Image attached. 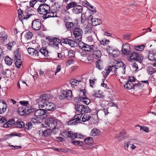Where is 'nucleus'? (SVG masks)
<instances>
[{
	"instance_id": "nucleus-62",
	"label": "nucleus",
	"mask_w": 156,
	"mask_h": 156,
	"mask_svg": "<svg viewBox=\"0 0 156 156\" xmlns=\"http://www.w3.org/2000/svg\"><path fill=\"white\" fill-rule=\"evenodd\" d=\"M70 39H68L67 38H62L61 39V42H62L63 43L67 44L68 43V41H70Z\"/></svg>"
},
{
	"instance_id": "nucleus-41",
	"label": "nucleus",
	"mask_w": 156,
	"mask_h": 156,
	"mask_svg": "<svg viewBox=\"0 0 156 156\" xmlns=\"http://www.w3.org/2000/svg\"><path fill=\"white\" fill-rule=\"evenodd\" d=\"M91 111V109L90 108L88 107L87 106L83 105L82 114H83L85 113L90 112Z\"/></svg>"
},
{
	"instance_id": "nucleus-51",
	"label": "nucleus",
	"mask_w": 156,
	"mask_h": 156,
	"mask_svg": "<svg viewBox=\"0 0 156 156\" xmlns=\"http://www.w3.org/2000/svg\"><path fill=\"white\" fill-rule=\"evenodd\" d=\"M144 47L145 46L144 45L136 46L134 47V49L137 51H141L144 49Z\"/></svg>"
},
{
	"instance_id": "nucleus-40",
	"label": "nucleus",
	"mask_w": 156,
	"mask_h": 156,
	"mask_svg": "<svg viewBox=\"0 0 156 156\" xmlns=\"http://www.w3.org/2000/svg\"><path fill=\"white\" fill-rule=\"evenodd\" d=\"M83 105H75V108L77 112L82 114Z\"/></svg>"
},
{
	"instance_id": "nucleus-28",
	"label": "nucleus",
	"mask_w": 156,
	"mask_h": 156,
	"mask_svg": "<svg viewBox=\"0 0 156 156\" xmlns=\"http://www.w3.org/2000/svg\"><path fill=\"white\" fill-rule=\"evenodd\" d=\"M93 25L88 23L85 28V31L87 33H90L92 32Z\"/></svg>"
},
{
	"instance_id": "nucleus-15",
	"label": "nucleus",
	"mask_w": 156,
	"mask_h": 156,
	"mask_svg": "<svg viewBox=\"0 0 156 156\" xmlns=\"http://www.w3.org/2000/svg\"><path fill=\"white\" fill-rule=\"evenodd\" d=\"M7 107V105L5 101L2 100H0V114L4 113Z\"/></svg>"
},
{
	"instance_id": "nucleus-53",
	"label": "nucleus",
	"mask_w": 156,
	"mask_h": 156,
	"mask_svg": "<svg viewBox=\"0 0 156 156\" xmlns=\"http://www.w3.org/2000/svg\"><path fill=\"white\" fill-rule=\"evenodd\" d=\"M15 123L16 122H15L14 119H12L8 121L7 122V125L9 126H10V125L15 126Z\"/></svg>"
},
{
	"instance_id": "nucleus-55",
	"label": "nucleus",
	"mask_w": 156,
	"mask_h": 156,
	"mask_svg": "<svg viewBox=\"0 0 156 156\" xmlns=\"http://www.w3.org/2000/svg\"><path fill=\"white\" fill-rule=\"evenodd\" d=\"M29 102L28 101H20L19 102L21 106H26L28 104Z\"/></svg>"
},
{
	"instance_id": "nucleus-3",
	"label": "nucleus",
	"mask_w": 156,
	"mask_h": 156,
	"mask_svg": "<svg viewBox=\"0 0 156 156\" xmlns=\"http://www.w3.org/2000/svg\"><path fill=\"white\" fill-rule=\"evenodd\" d=\"M48 41L49 42V44L50 46L56 50L59 48V44L62 45L61 40L57 38L50 37L48 39Z\"/></svg>"
},
{
	"instance_id": "nucleus-63",
	"label": "nucleus",
	"mask_w": 156,
	"mask_h": 156,
	"mask_svg": "<svg viewBox=\"0 0 156 156\" xmlns=\"http://www.w3.org/2000/svg\"><path fill=\"white\" fill-rule=\"evenodd\" d=\"M82 4L85 7L88 8L90 6V3L87 1L84 0L82 2Z\"/></svg>"
},
{
	"instance_id": "nucleus-13",
	"label": "nucleus",
	"mask_w": 156,
	"mask_h": 156,
	"mask_svg": "<svg viewBox=\"0 0 156 156\" xmlns=\"http://www.w3.org/2000/svg\"><path fill=\"white\" fill-rule=\"evenodd\" d=\"M126 132L125 131L123 130L120 132L119 134H116L114 137L115 139H117L120 142L123 140L126 137Z\"/></svg>"
},
{
	"instance_id": "nucleus-8",
	"label": "nucleus",
	"mask_w": 156,
	"mask_h": 156,
	"mask_svg": "<svg viewBox=\"0 0 156 156\" xmlns=\"http://www.w3.org/2000/svg\"><path fill=\"white\" fill-rule=\"evenodd\" d=\"M41 21L39 19H35L32 21L31 24V27L34 30L38 31L41 28Z\"/></svg>"
},
{
	"instance_id": "nucleus-32",
	"label": "nucleus",
	"mask_w": 156,
	"mask_h": 156,
	"mask_svg": "<svg viewBox=\"0 0 156 156\" xmlns=\"http://www.w3.org/2000/svg\"><path fill=\"white\" fill-rule=\"evenodd\" d=\"M80 81H78L75 79H73L70 80V83L72 87L75 88V86L78 85L79 82Z\"/></svg>"
},
{
	"instance_id": "nucleus-30",
	"label": "nucleus",
	"mask_w": 156,
	"mask_h": 156,
	"mask_svg": "<svg viewBox=\"0 0 156 156\" xmlns=\"http://www.w3.org/2000/svg\"><path fill=\"white\" fill-rule=\"evenodd\" d=\"M39 51L42 54L44 55L45 57L48 56V51L47 50L45 47L41 48L40 49Z\"/></svg>"
},
{
	"instance_id": "nucleus-54",
	"label": "nucleus",
	"mask_w": 156,
	"mask_h": 156,
	"mask_svg": "<svg viewBox=\"0 0 156 156\" xmlns=\"http://www.w3.org/2000/svg\"><path fill=\"white\" fill-rule=\"evenodd\" d=\"M136 126H138L140 127V130H142L146 132H148V129L147 127H144V126H140L139 125H137Z\"/></svg>"
},
{
	"instance_id": "nucleus-57",
	"label": "nucleus",
	"mask_w": 156,
	"mask_h": 156,
	"mask_svg": "<svg viewBox=\"0 0 156 156\" xmlns=\"http://www.w3.org/2000/svg\"><path fill=\"white\" fill-rule=\"evenodd\" d=\"M111 66V70L112 72H113L114 74L115 75L116 73H117V70L118 69V68H116V66Z\"/></svg>"
},
{
	"instance_id": "nucleus-17",
	"label": "nucleus",
	"mask_w": 156,
	"mask_h": 156,
	"mask_svg": "<svg viewBox=\"0 0 156 156\" xmlns=\"http://www.w3.org/2000/svg\"><path fill=\"white\" fill-rule=\"evenodd\" d=\"M64 22L65 23V26L68 30L71 31L73 30L75 27L73 22L67 21L66 20V19H65Z\"/></svg>"
},
{
	"instance_id": "nucleus-34",
	"label": "nucleus",
	"mask_w": 156,
	"mask_h": 156,
	"mask_svg": "<svg viewBox=\"0 0 156 156\" xmlns=\"http://www.w3.org/2000/svg\"><path fill=\"white\" fill-rule=\"evenodd\" d=\"M21 58L18 51L16 50L14 53V61L21 59Z\"/></svg>"
},
{
	"instance_id": "nucleus-7",
	"label": "nucleus",
	"mask_w": 156,
	"mask_h": 156,
	"mask_svg": "<svg viewBox=\"0 0 156 156\" xmlns=\"http://www.w3.org/2000/svg\"><path fill=\"white\" fill-rule=\"evenodd\" d=\"M73 34L75 40L80 41L82 40L83 35L82 30L80 28H75L73 30Z\"/></svg>"
},
{
	"instance_id": "nucleus-49",
	"label": "nucleus",
	"mask_w": 156,
	"mask_h": 156,
	"mask_svg": "<svg viewBox=\"0 0 156 156\" xmlns=\"http://www.w3.org/2000/svg\"><path fill=\"white\" fill-rule=\"evenodd\" d=\"M14 61H15V65L16 67L18 68H19L22 65V59L16 60Z\"/></svg>"
},
{
	"instance_id": "nucleus-16",
	"label": "nucleus",
	"mask_w": 156,
	"mask_h": 156,
	"mask_svg": "<svg viewBox=\"0 0 156 156\" xmlns=\"http://www.w3.org/2000/svg\"><path fill=\"white\" fill-rule=\"evenodd\" d=\"M83 8L82 6L77 5V4L72 9L73 12L75 14H78L81 13L83 11Z\"/></svg>"
},
{
	"instance_id": "nucleus-43",
	"label": "nucleus",
	"mask_w": 156,
	"mask_h": 156,
	"mask_svg": "<svg viewBox=\"0 0 156 156\" xmlns=\"http://www.w3.org/2000/svg\"><path fill=\"white\" fill-rule=\"evenodd\" d=\"M84 142L86 144H90L93 143V140L92 138L88 137L85 139L84 140Z\"/></svg>"
},
{
	"instance_id": "nucleus-2",
	"label": "nucleus",
	"mask_w": 156,
	"mask_h": 156,
	"mask_svg": "<svg viewBox=\"0 0 156 156\" xmlns=\"http://www.w3.org/2000/svg\"><path fill=\"white\" fill-rule=\"evenodd\" d=\"M58 122V120L54 117H51L48 118L46 122L45 125L46 127L48 126L51 129H53L52 133L54 134L56 133L58 131V129L56 128Z\"/></svg>"
},
{
	"instance_id": "nucleus-39",
	"label": "nucleus",
	"mask_w": 156,
	"mask_h": 156,
	"mask_svg": "<svg viewBox=\"0 0 156 156\" xmlns=\"http://www.w3.org/2000/svg\"><path fill=\"white\" fill-rule=\"evenodd\" d=\"M77 4V3L76 2H71L67 4L66 8L67 9H69L72 7L74 8Z\"/></svg>"
},
{
	"instance_id": "nucleus-42",
	"label": "nucleus",
	"mask_w": 156,
	"mask_h": 156,
	"mask_svg": "<svg viewBox=\"0 0 156 156\" xmlns=\"http://www.w3.org/2000/svg\"><path fill=\"white\" fill-rule=\"evenodd\" d=\"M16 44V43L14 41L9 43L8 44L5 45V46L9 50H12V49L14 45Z\"/></svg>"
},
{
	"instance_id": "nucleus-26",
	"label": "nucleus",
	"mask_w": 156,
	"mask_h": 156,
	"mask_svg": "<svg viewBox=\"0 0 156 156\" xmlns=\"http://www.w3.org/2000/svg\"><path fill=\"white\" fill-rule=\"evenodd\" d=\"M79 99H80V101L83 102L84 104L87 105H88L90 102V99H88L86 97H80Z\"/></svg>"
},
{
	"instance_id": "nucleus-46",
	"label": "nucleus",
	"mask_w": 156,
	"mask_h": 156,
	"mask_svg": "<svg viewBox=\"0 0 156 156\" xmlns=\"http://www.w3.org/2000/svg\"><path fill=\"white\" fill-rule=\"evenodd\" d=\"M52 131L51 130V129H48L44 130V136H50Z\"/></svg>"
},
{
	"instance_id": "nucleus-19",
	"label": "nucleus",
	"mask_w": 156,
	"mask_h": 156,
	"mask_svg": "<svg viewBox=\"0 0 156 156\" xmlns=\"http://www.w3.org/2000/svg\"><path fill=\"white\" fill-rule=\"evenodd\" d=\"M7 35L5 32L2 31L0 33V40L2 41V43L4 44L7 41Z\"/></svg>"
},
{
	"instance_id": "nucleus-20",
	"label": "nucleus",
	"mask_w": 156,
	"mask_h": 156,
	"mask_svg": "<svg viewBox=\"0 0 156 156\" xmlns=\"http://www.w3.org/2000/svg\"><path fill=\"white\" fill-rule=\"evenodd\" d=\"M82 47V48H84V50L86 51L92 52L94 50V46L93 45H88L84 43Z\"/></svg>"
},
{
	"instance_id": "nucleus-27",
	"label": "nucleus",
	"mask_w": 156,
	"mask_h": 156,
	"mask_svg": "<svg viewBox=\"0 0 156 156\" xmlns=\"http://www.w3.org/2000/svg\"><path fill=\"white\" fill-rule=\"evenodd\" d=\"M100 134V131L99 129L94 128L92 129L90 133V135L92 136H98Z\"/></svg>"
},
{
	"instance_id": "nucleus-29",
	"label": "nucleus",
	"mask_w": 156,
	"mask_h": 156,
	"mask_svg": "<svg viewBox=\"0 0 156 156\" xmlns=\"http://www.w3.org/2000/svg\"><path fill=\"white\" fill-rule=\"evenodd\" d=\"M68 134L67 137H70L73 140L76 138L77 133H74L73 131H70L66 133Z\"/></svg>"
},
{
	"instance_id": "nucleus-33",
	"label": "nucleus",
	"mask_w": 156,
	"mask_h": 156,
	"mask_svg": "<svg viewBox=\"0 0 156 156\" xmlns=\"http://www.w3.org/2000/svg\"><path fill=\"white\" fill-rule=\"evenodd\" d=\"M103 62L101 60V59H98V61L96 62V66L97 68L100 70H101L102 68Z\"/></svg>"
},
{
	"instance_id": "nucleus-14",
	"label": "nucleus",
	"mask_w": 156,
	"mask_h": 156,
	"mask_svg": "<svg viewBox=\"0 0 156 156\" xmlns=\"http://www.w3.org/2000/svg\"><path fill=\"white\" fill-rule=\"evenodd\" d=\"M130 46L128 43H126L122 46V51L125 55H127L129 54L130 52Z\"/></svg>"
},
{
	"instance_id": "nucleus-36",
	"label": "nucleus",
	"mask_w": 156,
	"mask_h": 156,
	"mask_svg": "<svg viewBox=\"0 0 156 156\" xmlns=\"http://www.w3.org/2000/svg\"><path fill=\"white\" fill-rule=\"evenodd\" d=\"M24 126V123L20 120H18L15 123V127L19 128H23Z\"/></svg>"
},
{
	"instance_id": "nucleus-59",
	"label": "nucleus",
	"mask_w": 156,
	"mask_h": 156,
	"mask_svg": "<svg viewBox=\"0 0 156 156\" xmlns=\"http://www.w3.org/2000/svg\"><path fill=\"white\" fill-rule=\"evenodd\" d=\"M99 112H103L105 115H107L109 112H108V108H103L102 109H101L99 111Z\"/></svg>"
},
{
	"instance_id": "nucleus-11",
	"label": "nucleus",
	"mask_w": 156,
	"mask_h": 156,
	"mask_svg": "<svg viewBox=\"0 0 156 156\" xmlns=\"http://www.w3.org/2000/svg\"><path fill=\"white\" fill-rule=\"evenodd\" d=\"M43 106L45 108V111H52L55 109V105L52 102L46 101L44 103Z\"/></svg>"
},
{
	"instance_id": "nucleus-10",
	"label": "nucleus",
	"mask_w": 156,
	"mask_h": 156,
	"mask_svg": "<svg viewBox=\"0 0 156 156\" xmlns=\"http://www.w3.org/2000/svg\"><path fill=\"white\" fill-rule=\"evenodd\" d=\"M82 114L80 113L75 115L74 117V119L68 122V125H75L81 121L80 118L82 115Z\"/></svg>"
},
{
	"instance_id": "nucleus-1",
	"label": "nucleus",
	"mask_w": 156,
	"mask_h": 156,
	"mask_svg": "<svg viewBox=\"0 0 156 156\" xmlns=\"http://www.w3.org/2000/svg\"><path fill=\"white\" fill-rule=\"evenodd\" d=\"M37 10L40 14L43 15V19H46L55 16V13L50 11V7L47 4H41L38 8Z\"/></svg>"
},
{
	"instance_id": "nucleus-38",
	"label": "nucleus",
	"mask_w": 156,
	"mask_h": 156,
	"mask_svg": "<svg viewBox=\"0 0 156 156\" xmlns=\"http://www.w3.org/2000/svg\"><path fill=\"white\" fill-rule=\"evenodd\" d=\"M67 56L69 58H73L75 56V52L72 49L67 50Z\"/></svg>"
},
{
	"instance_id": "nucleus-37",
	"label": "nucleus",
	"mask_w": 156,
	"mask_h": 156,
	"mask_svg": "<svg viewBox=\"0 0 156 156\" xmlns=\"http://www.w3.org/2000/svg\"><path fill=\"white\" fill-rule=\"evenodd\" d=\"M18 13L19 18L21 21L23 19H26V16L25 15H24V14H23V16H22L23 13L22 10L21 9H18Z\"/></svg>"
},
{
	"instance_id": "nucleus-12",
	"label": "nucleus",
	"mask_w": 156,
	"mask_h": 156,
	"mask_svg": "<svg viewBox=\"0 0 156 156\" xmlns=\"http://www.w3.org/2000/svg\"><path fill=\"white\" fill-rule=\"evenodd\" d=\"M92 53V55L95 59H101V53L100 50L94 47Z\"/></svg>"
},
{
	"instance_id": "nucleus-25",
	"label": "nucleus",
	"mask_w": 156,
	"mask_h": 156,
	"mask_svg": "<svg viewBox=\"0 0 156 156\" xmlns=\"http://www.w3.org/2000/svg\"><path fill=\"white\" fill-rule=\"evenodd\" d=\"M111 56L114 57H117L119 56L120 54V52L118 49H114L113 51H110Z\"/></svg>"
},
{
	"instance_id": "nucleus-22",
	"label": "nucleus",
	"mask_w": 156,
	"mask_h": 156,
	"mask_svg": "<svg viewBox=\"0 0 156 156\" xmlns=\"http://www.w3.org/2000/svg\"><path fill=\"white\" fill-rule=\"evenodd\" d=\"M18 114L20 115H23L26 113H27V109L24 108L22 106H20L18 107Z\"/></svg>"
},
{
	"instance_id": "nucleus-5",
	"label": "nucleus",
	"mask_w": 156,
	"mask_h": 156,
	"mask_svg": "<svg viewBox=\"0 0 156 156\" xmlns=\"http://www.w3.org/2000/svg\"><path fill=\"white\" fill-rule=\"evenodd\" d=\"M129 58L130 61L132 62L136 60L140 64L142 62L143 58L141 55L137 52H132L130 55Z\"/></svg>"
},
{
	"instance_id": "nucleus-64",
	"label": "nucleus",
	"mask_w": 156,
	"mask_h": 156,
	"mask_svg": "<svg viewBox=\"0 0 156 156\" xmlns=\"http://www.w3.org/2000/svg\"><path fill=\"white\" fill-rule=\"evenodd\" d=\"M96 80L94 79V80H90V79L89 80V84L90 87H93V85H94L95 83V81Z\"/></svg>"
},
{
	"instance_id": "nucleus-21",
	"label": "nucleus",
	"mask_w": 156,
	"mask_h": 156,
	"mask_svg": "<svg viewBox=\"0 0 156 156\" xmlns=\"http://www.w3.org/2000/svg\"><path fill=\"white\" fill-rule=\"evenodd\" d=\"M134 84L131 81H127L125 84L124 85V87L127 90H130L134 88Z\"/></svg>"
},
{
	"instance_id": "nucleus-23",
	"label": "nucleus",
	"mask_w": 156,
	"mask_h": 156,
	"mask_svg": "<svg viewBox=\"0 0 156 156\" xmlns=\"http://www.w3.org/2000/svg\"><path fill=\"white\" fill-rule=\"evenodd\" d=\"M148 58L149 60L152 61H156V52L152 51L149 53Z\"/></svg>"
},
{
	"instance_id": "nucleus-6",
	"label": "nucleus",
	"mask_w": 156,
	"mask_h": 156,
	"mask_svg": "<svg viewBox=\"0 0 156 156\" xmlns=\"http://www.w3.org/2000/svg\"><path fill=\"white\" fill-rule=\"evenodd\" d=\"M72 91L69 90L66 91L64 90H62L61 91V94L59 96L60 99L66 98L67 99L71 100L72 99Z\"/></svg>"
},
{
	"instance_id": "nucleus-44",
	"label": "nucleus",
	"mask_w": 156,
	"mask_h": 156,
	"mask_svg": "<svg viewBox=\"0 0 156 156\" xmlns=\"http://www.w3.org/2000/svg\"><path fill=\"white\" fill-rule=\"evenodd\" d=\"M71 142L73 144L75 145H79L81 147H82L83 145V142L80 141L76 140H71Z\"/></svg>"
},
{
	"instance_id": "nucleus-9",
	"label": "nucleus",
	"mask_w": 156,
	"mask_h": 156,
	"mask_svg": "<svg viewBox=\"0 0 156 156\" xmlns=\"http://www.w3.org/2000/svg\"><path fill=\"white\" fill-rule=\"evenodd\" d=\"M120 63V66H122V67L118 68L117 70V73L115 75L122 78H123L122 75L125 74L126 67L124 66L125 64L122 62H121Z\"/></svg>"
},
{
	"instance_id": "nucleus-48",
	"label": "nucleus",
	"mask_w": 156,
	"mask_h": 156,
	"mask_svg": "<svg viewBox=\"0 0 156 156\" xmlns=\"http://www.w3.org/2000/svg\"><path fill=\"white\" fill-rule=\"evenodd\" d=\"M32 125L31 122H28L26 123L25 125H24V126L23 127L25 130H29L30 129L32 128Z\"/></svg>"
},
{
	"instance_id": "nucleus-45",
	"label": "nucleus",
	"mask_w": 156,
	"mask_h": 156,
	"mask_svg": "<svg viewBox=\"0 0 156 156\" xmlns=\"http://www.w3.org/2000/svg\"><path fill=\"white\" fill-rule=\"evenodd\" d=\"M34 14V11L32 9H31L30 10H29L27 11L26 12V19L28 18Z\"/></svg>"
},
{
	"instance_id": "nucleus-52",
	"label": "nucleus",
	"mask_w": 156,
	"mask_h": 156,
	"mask_svg": "<svg viewBox=\"0 0 156 156\" xmlns=\"http://www.w3.org/2000/svg\"><path fill=\"white\" fill-rule=\"evenodd\" d=\"M33 36L32 33L30 32H27L25 35L26 38L28 40L31 39Z\"/></svg>"
},
{
	"instance_id": "nucleus-56",
	"label": "nucleus",
	"mask_w": 156,
	"mask_h": 156,
	"mask_svg": "<svg viewBox=\"0 0 156 156\" xmlns=\"http://www.w3.org/2000/svg\"><path fill=\"white\" fill-rule=\"evenodd\" d=\"M109 41L108 40H106L105 39H103L101 41V44L105 46L108 44Z\"/></svg>"
},
{
	"instance_id": "nucleus-61",
	"label": "nucleus",
	"mask_w": 156,
	"mask_h": 156,
	"mask_svg": "<svg viewBox=\"0 0 156 156\" xmlns=\"http://www.w3.org/2000/svg\"><path fill=\"white\" fill-rule=\"evenodd\" d=\"M100 90H98V92H94L92 93V95L97 98H100L101 97V95L100 94Z\"/></svg>"
},
{
	"instance_id": "nucleus-24",
	"label": "nucleus",
	"mask_w": 156,
	"mask_h": 156,
	"mask_svg": "<svg viewBox=\"0 0 156 156\" xmlns=\"http://www.w3.org/2000/svg\"><path fill=\"white\" fill-rule=\"evenodd\" d=\"M51 95L48 94H43L40 96V99L41 101L48 100L51 98Z\"/></svg>"
},
{
	"instance_id": "nucleus-60",
	"label": "nucleus",
	"mask_w": 156,
	"mask_h": 156,
	"mask_svg": "<svg viewBox=\"0 0 156 156\" xmlns=\"http://www.w3.org/2000/svg\"><path fill=\"white\" fill-rule=\"evenodd\" d=\"M60 5H58V2H55L54 5H53V7L54 8H56V9L55 10V11H58L59 10V9L60 8Z\"/></svg>"
},
{
	"instance_id": "nucleus-35",
	"label": "nucleus",
	"mask_w": 156,
	"mask_h": 156,
	"mask_svg": "<svg viewBox=\"0 0 156 156\" xmlns=\"http://www.w3.org/2000/svg\"><path fill=\"white\" fill-rule=\"evenodd\" d=\"M93 21L92 22V25L94 26H96L98 25H99L102 23V21L100 19L94 18Z\"/></svg>"
},
{
	"instance_id": "nucleus-31",
	"label": "nucleus",
	"mask_w": 156,
	"mask_h": 156,
	"mask_svg": "<svg viewBox=\"0 0 156 156\" xmlns=\"http://www.w3.org/2000/svg\"><path fill=\"white\" fill-rule=\"evenodd\" d=\"M4 60L5 63L7 65L10 66H11L12 63V59L9 58L8 56H6L4 58Z\"/></svg>"
},
{
	"instance_id": "nucleus-47",
	"label": "nucleus",
	"mask_w": 156,
	"mask_h": 156,
	"mask_svg": "<svg viewBox=\"0 0 156 156\" xmlns=\"http://www.w3.org/2000/svg\"><path fill=\"white\" fill-rule=\"evenodd\" d=\"M91 117L90 115L85 114L82 117V121L84 122L88 121L90 119Z\"/></svg>"
},
{
	"instance_id": "nucleus-58",
	"label": "nucleus",
	"mask_w": 156,
	"mask_h": 156,
	"mask_svg": "<svg viewBox=\"0 0 156 156\" xmlns=\"http://www.w3.org/2000/svg\"><path fill=\"white\" fill-rule=\"evenodd\" d=\"M134 88L136 87L139 89H141L144 86V84L141 83L134 84Z\"/></svg>"
},
{
	"instance_id": "nucleus-4",
	"label": "nucleus",
	"mask_w": 156,
	"mask_h": 156,
	"mask_svg": "<svg viewBox=\"0 0 156 156\" xmlns=\"http://www.w3.org/2000/svg\"><path fill=\"white\" fill-rule=\"evenodd\" d=\"M34 115L37 119H42L47 117V113L45 111L44 109H40L36 110Z\"/></svg>"
},
{
	"instance_id": "nucleus-18",
	"label": "nucleus",
	"mask_w": 156,
	"mask_h": 156,
	"mask_svg": "<svg viewBox=\"0 0 156 156\" xmlns=\"http://www.w3.org/2000/svg\"><path fill=\"white\" fill-rule=\"evenodd\" d=\"M28 51L29 54L31 56L35 57L39 56L38 51L33 48H28Z\"/></svg>"
},
{
	"instance_id": "nucleus-50",
	"label": "nucleus",
	"mask_w": 156,
	"mask_h": 156,
	"mask_svg": "<svg viewBox=\"0 0 156 156\" xmlns=\"http://www.w3.org/2000/svg\"><path fill=\"white\" fill-rule=\"evenodd\" d=\"M147 71L148 74L150 75H152L154 73V69L151 66L148 67L147 69Z\"/></svg>"
}]
</instances>
